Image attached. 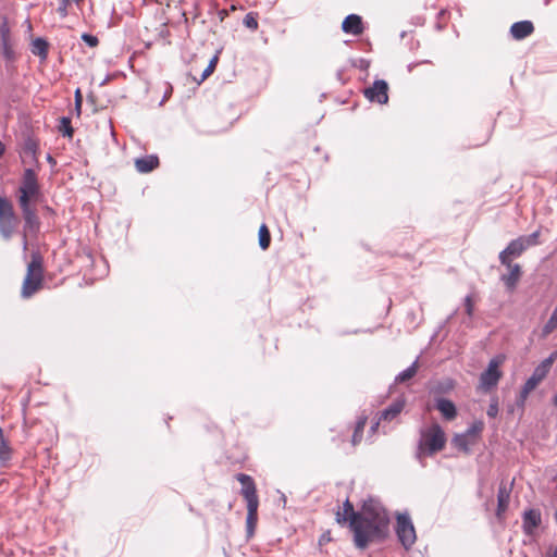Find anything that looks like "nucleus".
Returning <instances> with one entry per match:
<instances>
[{"label": "nucleus", "mask_w": 557, "mask_h": 557, "mask_svg": "<svg viewBox=\"0 0 557 557\" xmlns=\"http://www.w3.org/2000/svg\"><path fill=\"white\" fill-rule=\"evenodd\" d=\"M24 219V232L36 234L39 231V219L34 208L21 209ZM28 246L26 234L23 236V249L26 250Z\"/></svg>", "instance_id": "12"}, {"label": "nucleus", "mask_w": 557, "mask_h": 557, "mask_svg": "<svg viewBox=\"0 0 557 557\" xmlns=\"http://www.w3.org/2000/svg\"><path fill=\"white\" fill-rule=\"evenodd\" d=\"M539 233L535 232L529 236H520L511 240L508 246L500 251L499 261L502 264H507L515 258H519L530 246L537 243Z\"/></svg>", "instance_id": "7"}, {"label": "nucleus", "mask_w": 557, "mask_h": 557, "mask_svg": "<svg viewBox=\"0 0 557 557\" xmlns=\"http://www.w3.org/2000/svg\"><path fill=\"white\" fill-rule=\"evenodd\" d=\"M418 370H419V363L416 360L409 368H407L406 370H404L396 376V382L405 383V382L411 380L417 374Z\"/></svg>", "instance_id": "28"}, {"label": "nucleus", "mask_w": 557, "mask_h": 557, "mask_svg": "<svg viewBox=\"0 0 557 557\" xmlns=\"http://www.w3.org/2000/svg\"><path fill=\"white\" fill-rule=\"evenodd\" d=\"M271 244V234L265 224L259 227V245L261 249L267 250Z\"/></svg>", "instance_id": "29"}, {"label": "nucleus", "mask_w": 557, "mask_h": 557, "mask_svg": "<svg viewBox=\"0 0 557 557\" xmlns=\"http://www.w3.org/2000/svg\"><path fill=\"white\" fill-rule=\"evenodd\" d=\"M534 32V25L531 21L516 22L510 27V35L516 40H522Z\"/></svg>", "instance_id": "17"}, {"label": "nucleus", "mask_w": 557, "mask_h": 557, "mask_svg": "<svg viewBox=\"0 0 557 557\" xmlns=\"http://www.w3.org/2000/svg\"><path fill=\"white\" fill-rule=\"evenodd\" d=\"M342 30L354 36L362 35L364 32L362 17L357 14L347 15L342 23Z\"/></svg>", "instance_id": "14"}, {"label": "nucleus", "mask_w": 557, "mask_h": 557, "mask_svg": "<svg viewBox=\"0 0 557 557\" xmlns=\"http://www.w3.org/2000/svg\"><path fill=\"white\" fill-rule=\"evenodd\" d=\"M405 405V398H397L381 412L379 421H393L404 410Z\"/></svg>", "instance_id": "18"}, {"label": "nucleus", "mask_w": 557, "mask_h": 557, "mask_svg": "<svg viewBox=\"0 0 557 557\" xmlns=\"http://www.w3.org/2000/svg\"><path fill=\"white\" fill-rule=\"evenodd\" d=\"M556 520H557V511H556Z\"/></svg>", "instance_id": "48"}, {"label": "nucleus", "mask_w": 557, "mask_h": 557, "mask_svg": "<svg viewBox=\"0 0 557 557\" xmlns=\"http://www.w3.org/2000/svg\"><path fill=\"white\" fill-rule=\"evenodd\" d=\"M504 265L507 269V273L503 274L500 276V280L504 282V284L509 290H513L517 287L522 275L521 267L520 264L513 263L512 261H508V263Z\"/></svg>", "instance_id": "13"}, {"label": "nucleus", "mask_w": 557, "mask_h": 557, "mask_svg": "<svg viewBox=\"0 0 557 557\" xmlns=\"http://www.w3.org/2000/svg\"><path fill=\"white\" fill-rule=\"evenodd\" d=\"M64 1L66 2L67 0H64Z\"/></svg>", "instance_id": "49"}, {"label": "nucleus", "mask_w": 557, "mask_h": 557, "mask_svg": "<svg viewBox=\"0 0 557 557\" xmlns=\"http://www.w3.org/2000/svg\"><path fill=\"white\" fill-rule=\"evenodd\" d=\"M366 424H367V417H360L358 419V421L356 422L354 433L351 436L352 446H357L358 444L361 443Z\"/></svg>", "instance_id": "26"}, {"label": "nucleus", "mask_w": 557, "mask_h": 557, "mask_svg": "<svg viewBox=\"0 0 557 557\" xmlns=\"http://www.w3.org/2000/svg\"><path fill=\"white\" fill-rule=\"evenodd\" d=\"M69 4H70V0H67L66 2L64 0H61V3L58 8V13L60 14L61 17H65L67 15Z\"/></svg>", "instance_id": "41"}, {"label": "nucleus", "mask_w": 557, "mask_h": 557, "mask_svg": "<svg viewBox=\"0 0 557 557\" xmlns=\"http://www.w3.org/2000/svg\"><path fill=\"white\" fill-rule=\"evenodd\" d=\"M59 129L64 136H69V137L73 136L74 131L71 125V120L69 117L61 119Z\"/></svg>", "instance_id": "35"}, {"label": "nucleus", "mask_w": 557, "mask_h": 557, "mask_svg": "<svg viewBox=\"0 0 557 557\" xmlns=\"http://www.w3.org/2000/svg\"><path fill=\"white\" fill-rule=\"evenodd\" d=\"M469 435L466 433V434H461V435H456L455 438H454V444L457 448L461 449V450H465L467 451L468 450V447H469Z\"/></svg>", "instance_id": "34"}, {"label": "nucleus", "mask_w": 557, "mask_h": 557, "mask_svg": "<svg viewBox=\"0 0 557 557\" xmlns=\"http://www.w3.org/2000/svg\"><path fill=\"white\" fill-rule=\"evenodd\" d=\"M379 425V422L375 423V425L372 426V431L374 432L376 430V426Z\"/></svg>", "instance_id": "47"}, {"label": "nucleus", "mask_w": 557, "mask_h": 557, "mask_svg": "<svg viewBox=\"0 0 557 557\" xmlns=\"http://www.w3.org/2000/svg\"><path fill=\"white\" fill-rule=\"evenodd\" d=\"M18 189L40 190V185L38 182V174L35 170H33V169L24 170Z\"/></svg>", "instance_id": "19"}, {"label": "nucleus", "mask_w": 557, "mask_h": 557, "mask_svg": "<svg viewBox=\"0 0 557 557\" xmlns=\"http://www.w3.org/2000/svg\"><path fill=\"white\" fill-rule=\"evenodd\" d=\"M474 305H475V298L473 295H468L466 298H465V310H466V313L469 315V317H472L473 315V312H474Z\"/></svg>", "instance_id": "36"}, {"label": "nucleus", "mask_w": 557, "mask_h": 557, "mask_svg": "<svg viewBox=\"0 0 557 557\" xmlns=\"http://www.w3.org/2000/svg\"><path fill=\"white\" fill-rule=\"evenodd\" d=\"M557 358V351L550 354L548 358L543 360L534 370L533 374L527 380L519 395V400L523 404L539 384L547 376L554 361Z\"/></svg>", "instance_id": "5"}, {"label": "nucleus", "mask_w": 557, "mask_h": 557, "mask_svg": "<svg viewBox=\"0 0 557 557\" xmlns=\"http://www.w3.org/2000/svg\"><path fill=\"white\" fill-rule=\"evenodd\" d=\"M20 224L12 202L0 196V235L3 239H10Z\"/></svg>", "instance_id": "6"}, {"label": "nucleus", "mask_w": 557, "mask_h": 557, "mask_svg": "<svg viewBox=\"0 0 557 557\" xmlns=\"http://www.w3.org/2000/svg\"><path fill=\"white\" fill-rule=\"evenodd\" d=\"M557 329V307L554 309L550 318L542 329V336L546 337Z\"/></svg>", "instance_id": "31"}, {"label": "nucleus", "mask_w": 557, "mask_h": 557, "mask_svg": "<svg viewBox=\"0 0 557 557\" xmlns=\"http://www.w3.org/2000/svg\"><path fill=\"white\" fill-rule=\"evenodd\" d=\"M550 557H557V547L555 548Z\"/></svg>", "instance_id": "46"}, {"label": "nucleus", "mask_w": 557, "mask_h": 557, "mask_svg": "<svg viewBox=\"0 0 557 557\" xmlns=\"http://www.w3.org/2000/svg\"><path fill=\"white\" fill-rule=\"evenodd\" d=\"M557 329V307L554 309L550 318L542 329V336L546 337Z\"/></svg>", "instance_id": "30"}, {"label": "nucleus", "mask_w": 557, "mask_h": 557, "mask_svg": "<svg viewBox=\"0 0 557 557\" xmlns=\"http://www.w3.org/2000/svg\"><path fill=\"white\" fill-rule=\"evenodd\" d=\"M18 205L21 209L25 208H33L32 201H35L39 195L40 190H26V189H18Z\"/></svg>", "instance_id": "24"}, {"label": "nucleus", "mask_w": 557, "mask_h": 557, "mask_svg": "<svg viewBox=\"0 0 557 557\" xmlns=\"http://www.w3.org/2000/svg\"><path fill=\"white\" fill-rule=\"evenodd\" d=\"M361 515L362 512H356L354 510L352 504L347 499L343 505V510H337L335 516L336 521L339 524H344L346 522H349L350 524L355 517L357 518L360 517Z\"/></svg>", "instance_id": "21"}, {"label": "nucleus", "mask_w": 557, "mask_h": 557, "mask_svg": "<svg viewBox=\"0 0 557 557\" xmlns=\"http://www.w3.org/2000/svg\"><path fill=\"white\" fill-rule=\"evenodd\" d=\"M82 104H83V95H82L81 89L78 88L75 91V109L78 114L81 113Z\"/></svg>", "instance_id": "40"}, {"label": "nucleus", "mask_w": 557, "mask_h": 557, "mask_svg": "<svg viewBox=\"0 0 557 557\" xmlns=\"http://www.w3.org/2000/svg\"><path fill=\"white\" fill-rule=\"evenodd\" d=\"M82 40L85 41L89 47H97L99 44V40L96 36L84 33L82 35Z\"/></svg>", "instance_id": "38"}, {"label": "nucleus", "mask_w": 557, "mask_h": 557, "mask_svg": "<svg viewBox=\"0 0 557 557\" xmlns=\"http://www.w3.org/2000/svg\"><path fill=\"white\" fill-rule=\"evenodd\" d=\"M509 502H510V488L505 483H502L498 487L497 509H496V517L499 520L504 519V515L508 509Z\"/></svg>", "instance_id": "16"}, {"label": "nucleus", "mask_w": 557, "mask_h": 557, "mask_svg": "<svg viewBox=\"0 0 557 557\" xmlns=\"http://www.w3.org/2000/svg\"><path fill=\"white\" fill-rule=\"evenodd\" d=\"M498 413V404L495 401L490 405L487 409V416L491 418H495Z\"/></svg>", "instance_id": "42"}, {"label": "nucleus", "mask_w": 557, "mask_h": 557, "mask_svg": "<svg viewBox=\"0 0 557 557\" xmlns=\"http://www.w3.org/2000/svg\"><path fill=\"white\" fill-rule=\"evenodd\" d=\"M44 272V258L39 252H33L22 284L21 295L23 298H29L41 289Z\"/></svg>", "instance_id": "3"}, {"label": "nucleus", "mask_w": 557, "mask_h": 557, "mask_svg": "<svg viewBox=\"0 0 557 557\" xmlns=\"http://www.w3.org/2000/svg\"><path fill=\"white\" fill-rule=\"evenodd\" d=\"M553 404L557 407V394L553 397Z\"/></svg>", "instance_id": "45"}, {"label": "nucleus", "mask_w": 557, "mask_h": 557, "mask_svg": "<svg viewBox=\"0 0 557 557\" xmlns=\"http://www.w3.org/2000/svg\"><path fill=\"white\" fill-rule=\"evenodd\" d=\"M396 533L405 548L408 549L414 544L416 531L409 517L405 515L397 517Z\"/></svg>", "instance_id": "10"}, {"label": "nucleus", "mask_w": 557, "mask_h": 557, "mask_svg": "<svg viewBox=\"0 0 557 557\" xmlns=\"http://www.w3.org/2000/svg\"><path fill=\"white\" fill-rule=\"evenodd\" d=\"M159 166V159L156 156H146L135 160V168L140 173H149Z\"/></svg>", "instance_id": "22"}, {"label": "nucleus", "mask_w": 557, "mask_h": 557, "mask_svg": "<svg viewBox=\"0 0 557 557\" xmlns=\"http://www.w3.org/2000/svg\"><path fill=\"white\" fill-rule=\"evenodd\" d=\"M542 522L541 512L539 509H529L523 513L522 529L527 535H533L534 531Z\"/></svg>", "instance_id": "15"}, {"label": "nucleus", "mask_w": 557, "mask_h": 557, "mask_svg": "<svg viewBox=\"0 0 557 557\" xmlns=\"http://www.w3.org/2000/svg\"><path fill=\"white\" fill-rule=\"evenodd\" d=\"M483 430V423L482 422H478V423H474L467 432V434L469 436H475L478 435L479 433H481V431Z\"/></svg>", "instance_id": "39"}, {"label": "nucleus", "mask_w": 557, "mask_h": 557, "mask_svg": "<svg viewBox=\"0 0 557 557\" xmlns=\"http://www.w3.org/2000/svg\"><path fill=\"white\" fill-rule=\"evenodd\" d=\"M436 409L441 412L445 420L451 421L457 417V409L455 404L446 398L436 399Z\"/></svg>", "instance_id": "20"}, {"label": "nucleus", "mask_w": 557, "mask_h": 557, "mask_svg": "<svg viewBox=\"0 0 557 557\" xmlns=\"http://www.w3.org/2000/svg\"><path fill=\"white\" fill-rule=\"evenodd\" d=\"M4 145L0 141V157L4 153Z\"/></svg>", "instance_id": "44"}, {"label": "nucleus", "mask_w": 557, "mask_h": 557, "mask_svg": "<svg viewBox=\"0 0 557 557\" xmlns=\"http://www.w3.org/2000/svg\"><path fill=\"white\" fill-rule=\"evenodd\" d=\"M387 91V83L383 79H379L375 81L371 87L364 89V97L372 102L385 104L388 101Z\"/></svg>", "instance_id": "11"}, {"label": "nucleus", "mask_w": 557, "mask_h": 557, "mask_svg": "<svg viewBox=\"0 0 557 557\" xmlns=\"http://www.w3.org/2000/svg\"><path fill=\"white\" fill-rule=\"evenodd\" d=\"M504 361L505 357L503 355H498L490 361L487 369L480 376L481 388L490 391L498 384V381L503 376V372L499 368Z\"/></svg>", "instance_id": "8"}, {"label": "nucleus", "mask_w": 557, "mask_h": 557, "mask_svg": "<svg viewBox=\"0 0 557 557\" xmlns=\"http://www.w3.org/2000/svg\"><path fill=\"white\" fill-rule=\"evenodd\" d=\"M446 445V435L440 424L434 423L421 432L419 442V456H432L444 449Z\"/></svg>", "instance_id": "4"}, {"label": "nucleus", "mask_w": 557, "mask_h": 557, "mask_svg": "<svg viewBox=\"0 0 557 557\" xmlns=\"http://www.w3.org/2000/svg\"><path fill=\"white\" fill-rule=\"evenodd\" d=\"M243 23L250 30H252V32L257 30L258 26H259V24H258V13L249 12L248 14L245 15Z\"/></svg>", "instance_id": "33"}, {"label": "nucleus", "mask_w": 557, "mask_h": 557, "mask_svg": "<svg viewBox=\"0 0 557 557\" xmlns=\"http://www.w3.org/2000/svg\"><path fill=\"white\" fill-rule=\"evenodd\" d=\"M454 388H455V382L451 379H446L442 382H438L433 387L432 391L435 394H447V393L451 392Z\"/></svg>", "instance_id": "32"}, {"label": "nucleus", "mask_w": 557, "mask_h": 557, "mask_svg": "<svg viewBox=\"0 0 557 557\" xmlns=\"http://www.w3.org/2000/svg\"><path fill=\"white\" fill-rule=\"evenodd\" d=\"M47 161H48L50 164H52V165H54V164H55V160H54V159H53V157H51L50 154H48V156H47Z\"/></svg>", "instance_id": "43"}, {"label": "nucleus", "mask_w": 557, "mask_h": 557, "mask_svg": "<svg viewBox=\"0 0 557 557\" xmlns=\"http://www.w3.org/2000/svg\"><path fill=\"white\" fill-rule=\"evenodd\" d=\"M48 49H49V45L48 42L42 39V38H36L33 42H32V52L35 54V55H38L40 57L41 59H46L47 55H48Z\"/></svg>", "instance_id": "27"}, {"label": "nucleus", "mask_w": 557, "mask_h": 557, "mask_svg": "<svg viewBox=\"0 0 557 557\" xmlns=\"http://www.w3.org/2000/svg\"><path fill=\"white\" fill-rule=\"evenodd\" d=\"M13 456V448L0 428V463L7 465Z\"/></svg>", "instance_id": "23"}, {"label": "nucleus", "mask_w": 557, "mask_h": 557, "mask_svg": "<svg viewBox=\"0 0 557 557\" xmlns=\"http://www.w3.org/2000/svg\"><path fill=\"white\" fill-rule=\"evenodd\" d=\"M389 519L384 510L364 509L360 517L350 523L357 548L364 549L374 542L386 537Z\"/></svg>", "instance_id": "1"}, {"label": "nucleus", "mask_w": 557, "mask_h": 557, "mask_svg": "<svg viewBox=\"0 0 557 557\" xmlns=\"http://www.w3.org/2000/svg\"><path fill=\"white\" fill-rule=\"evenodd\" d=\"M39 144L35 138L27 137L23 145L24 154L32 158L33 161L38 162Z\"/></svg>", "instance_id": "25"}, {"label": "nucleus", "mask_w": 557, "mask_h": 557, "mask_svg": "<svg viewBox=\"0 0 557 557\" xmlns=\"http://www.w3.org/2000/svg\"><path fill=\"white\" fill-rule=\"evenodd\" d=\"M0 54L7 62H13L16 59L11 27L7 17H3L0 24Z\"/></svg>", "instance_id": "9"}, {"label": "nucleus", "mask_w": 557, "mask_h": 557, "mask_svg": "<svg viewBox=\"0 0 557 557\" xmlns=\"http://www.w3.org/2000/svg\"><path fill=\"white\" fill-rule=\"evenodd\" d=\"M236 480L242 484L240 494L247 503L246 533L251 539L258 523L259 497L253 479L245 473H238Z\"/></svg>", "instance_id": "2"}, {"label": "nucleus", "mask_w": 557, "mask_h": 557, "mask_svg": "<svg viewBox=\"0 0 557 557\" xmlns=\"http://www.w3.org/2000/svg\"><path fill=\"white\" fill-rule=\"evenodd\" d=\"M218 63V57H214L209 62L208 66L205 69L201 75V82L205 81L207 77H209L215 70Z\"/></svg>", "instance_id": "37"}]
</instances>
